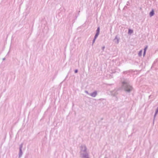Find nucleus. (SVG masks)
<instances>
[{
  "instance_id": "17",
  "label": "nucleus",
  "mask_w": 158,
  "mask_h": 158,
  "mask_svg": "<svg viewBox=\"0 0 158 158\" xmlns=\"http://www.w3.org/2000/svg\"><path fill=\"white\" fill-rule=\"evenodd\" d=\"M78 72V70L77 69H76L75 70H74V73H77Z\"/></svg>"
},
{
  "instance_id": "16",
  "label": "nucleus",
  "mask_w": 158,
  "mask_h": 158,
  "mask_svg": "<svg viewBox=\"0 0 158 158\" xmlns=\"http://www.w3.org/2000/svg\"><path fill=\"white\" fill-rule=\"evenodd\" d=\"M96 40V39H95L94 38V39L93 40V42H92V45H93V44L95 42V41Z\"/></svg>"
},
{
  "instance_id": "21",
  "label": "nucleus",
  "mask_w": 158,
  "mask_h": 158,
  "mask_svg": "<svg viewBox=\"0 0 158 158\" xmlns=\"http://www.w3.org/2000/svg\"><path fill=\"white\" fill-rule=\"evenodd\" d=\"M105 48V47L104 46H103L102 47V49L103 50H104Z\"/></svg>"
},
{
  "instance_id": "8",
  "label": "nucleus",
  "mask_w": 158,
  "mask_h": 158,
  "mask_svg": "<svg viewBox=\"0 0 158 158\" xmlns=\"http://www.w3.org/2000/svg\"><path fill=\"white\" fill-rule=\"evenodd\" d=\"M100 30V27H99L97 28V29L96 31V33L98 34H99Z\"/></svg>"
},
{
  "instance_id": "5",
  "label": "nucleus",
  "mask_w": 158,
  "mask_h": 158,
  "mask_svg": "<svg viewBox=\"0 0 158 158\" xmlns=\"http://www.w3.org/2000/svg\"><path fill=\"white\" fill-rule=\"evenodd\" d=\"M23 143H22L19 146V157H20L22 156L23 154V152L22 151V148L23 147Z\"/></svg>"
},
{
  "instance_id": "23",
  "label": "nucleus",
  "mask_w": 158,
  "mask_h": 158,
  "mask_svg": "<svg viewBox=\"0 0 158 158\" xmlns=\"http://www.w3.org/2000/svg\"><path fill=\"white\" fill-rule=\"evenodd\" d=\"M5 60V58H4L3 59V60Z\"/></svg>"
},
{
  "instance_id": "18",
  "label": "nucleus",
  "mask_w": 158,
  "mask_h": 158,
  "mask_svg": "<svg viewBox=\"0 0 158 158\" xmlns=\"http://www.w3.org/2000/svg\"><path fill=\"white\" fill-rule=\"evenodd\" d=\"M146 53V52L143 51V56H145V55Z\"/></svg>"
},
{
  "instance_id": "13",
  "label": "nucleus",
  "mask_w": 158,
  "mask_h": 158,
  "mask_svg": "<svg viewBox=\"0 0 158 158\" xmlns=\"http://www.w3.org/2000/svg\"><path fill=\"white\" fill-rule=\"evenodd\" d=\"M157 114H156V113H155V114H154V119H153V124L154 123V120H155V118L156 117V115Z\"/></svg>"
},
{
  "instance_id": "22",
  "label": "nucleus",
  "mask_w": 158,
  "mask_h": 158,
  "mask_svg": "<svg viewBox=\"0 0 158 158\" xmlns=\"http://www.w3.org/2000/svg\"><path fill=\"white\" fill-rule=\"evenodd\" d=\"M68 74H67V75L66 76V78H65V79L67 78V77H68Z\"/></svg>"
},
{
  "instance_id": "4",
  "label": "nucleus",
  "mask_w": 158,
  "mask_h": 158,
  "mask_svg": "<svg viewBox=\"0 0 158 158\" xmlns=\"http://www.w3.org/2000/svg\"><path fill=\"white\" fill-rule=\"evenodd\" d=\"M80 155L82 158H89V155L87 152L85 153H81Z\"/></svg>"
},
{
  "instance_id": "20",
  "label": "nucleus",
  "mask_w": 158,
  "mask_h": 158,
  "mask_svg": "<svg viewBox=\"0 0 158 158\" xmlns=\"http://www.w3.org/2000/svg\"><path fill=\"white\" fill-rule=\"evenodd\" d=\"M85 92L87 94H88L89 95V94H90V93H89L88 91H85Z\"/></svg>"
},
{
  "instance_id": "9",
  "label": "nucleus",
  "mask_w": 158,
  "mask_h": 158,
  "mask_svg": "<svg viewBox=\"0 0 158 158\" xmlns=\"http://www.w3.org/2000/svg\"><path fill=\"white\" fill-rule=\"evenodd\" d=\"M133 31L132 30L129 29L128 31V34H131L133 33Z\"/></svg>"
},
{
  "instance_id": "14",
  "label": "nucleus",
  "mask_w": 158,
  "mask_h": 158,
  "mask_svg": "<svg viewBox=\"0 0 158 158\" xmlns=\"http://www.w3.org/2000/svg\"><path fill=\"white\" fill-rule=\"evenodd\" d=\"M117 36H116L114 40H115L117 39V44H118V43L119 42V40L117 38Z\"/></svg>"
},
{
  "instance_id": "19",
  "label": "nucleus",
  "mask_w": 158,
  "mask_h": 158,
  "mask_svg": "<svg viewBox=\"0 0 158 158\" xmlns=\"http://www.w3.org/2000/svg\"><path fill=\"white\" fill-rule=\"evenodd\" d=\"M155 113L157 114L158 113V109H156Z\"/></svg>"
},
{
  "instance_id": "3",
  "label": "nucleus",
  "mask_w": 158,
  "mask_h": 158,
  "mask_svg": "<svg viewBox=\"0 0 158 158\" xmlns=\"http://www.w3.org/2000/svg\"><path fill=\"white\" fill-rule=\"evenodd\" d=\"M81 148V152L80 153H85L87 152L86 151L87 148L85 145H81L80 147Z\"/></svg>"
},
{
  "instance_id": "25",
  "label": "nucleus",
  "mask_w": 158,
  "mask_h": 158,
  "mask_svg": "<svg viewBox=\"0 0 158 158\" xmlns=\"http://www.w3.org/2000/svg\"><path fill=\"white\" fill-rule=\"evenodd\" d=\"M101 119H102H102H103V118H101Z\"/></svg>"
},
{
  "instance_id": "12",
  "label": "nucleus",
  "mask_w": 158,
  "mask_h": 158,
  "mask_svg": "<svg viewBox=\"0 0 158 158\" xmlns=\"http://www.w3.org/2000/svg\"><path fill=\"white\" fill-rule=\"evenodd\" d=\"M99 35V34L96 33L94 36V38L95 39H96Z\"/></svg>"
},
{
  "instance_id": "24",
  "label": "nucleus",
  "mask_w": 158,
  "mask_h": 158,
  "mask_svg": "<svg viewBox=\"0 0 158 158\" xmlns=\"http://www.w3.org/2000/svg\"><path fill=\"white\" fill-rule=\"evenodd\" d=\"M116 98H117V100H118V98L117 97H116Z\"/></svg>"
},
{
  "instance_id": "7",
  "label": "nucleus",
  "mask_w": 158,
  "mask_h": 158,
  "mask_svg": "<svg viewBox=\"0 0 158 158\" xmlns=\"http://www.w3.org/2000/svg\"><path fill=\"white\" fill-rule=\"evenodd\" d=\"M154 10L153 9H152L149 13V15L150 17H152L154 15Z\"/></svg>"
},
{
  "instance_id": "2",
  "label": "nucleus",
  "mask_w": 158,
  "mask_h": 158,
  "mask_svg": "<svg viewBox=\"0 0 158 158\" xmlns=\"http://www.w3.org/2000/svg\"><path fill=\"white\" fill-rule=\"evenodd\" d=\"M119 90V89H115L113 90L110 91V94L111 96L113 97H116L117 95L118 94V91Z\"/></svg>"
},
{
  "instance_id": "26",
  "label": "nucleus",
  "mask_w": 158,
  "mask_h": 158,
  "mask_svg": "<svg viewBox=\"0 0 158 158\" xmlns=\"http://www.w3.org/2000/svg\"><path fill=\"white\" fill-rule=\"evenodd\" d=\"M127 3H129V2H127Z\"/></svg>"
},
{
  "instance_id": "15",
  "label": "nucleus",
  "mask_w": 158,
  "mask_h": 158,
  "mask_svg": "<svg viewBox=\"0 0 158 158\" xmlns=\"http://www.w3.org/2000/svg\"><path fill=\"white\" fill-rule=\"evenodd\" d=\"M148 48V46H146L143 49V51L146 52L147 49Z\"/></svg>"
},
{
  "instance_id": "10",
  "label": "nucleus",
  "mask_w": 158,
  "mask_h": 158,
  "mask_svg": "<svg viewBox=\"0 0 158 158\" xmlns=\"http://www.w3.org/2000/svg\"><path fill=\"white\" fill-rule=\"evenodd\" d=\"M142 50H140L139 52L138 55L139 56H141L142 55Z\"/></svg>"
},
{
  "instance_id": "6",
  "label": "nucleus",
  "mask_w": 158,
  "mask_h": 158,
  "mask_svg": "<svg viewBox=\"0 0 158 158\" xmlns=\"http://www.w3.org/2000/svg\"><path fill=\"white\" fill-rule=\"evenodd\" d=\"M97 95V92L96 91H95L93 92L90 93L89 95L93 97H95Z\"/></svg>"
},
{
  "instance_id": "1",
  "label": "nucleus",
  "mask_w": 158,
  "mask_h": 158,
  "mask_svg": "<svg viewBox=\"0 0 158 158\" xmlns=\"http://www.w3.org/2000/svg\"><path fill=\"white\" fill-rule=\"evenodd\" d=\"M130 81L127 79H125L122 82V88L124 91L127 93L130 92L133 89L132 86L130 85Z\"/></svg>"
},
{
  "instance_id": "11",
  "label": "nucleus",
  "mask_w": 158,
  "mask_h": 158,
  "mask_svg": "<svg viewBox=\"0 0 158 158\" xmlns=\"http://www.w3.org/2000/svg\"><path fill=\"white\" fill-rule=\"evenodd\" d=\"M130 72V70L126 71H124L123 72V73L124 74H127V73H129Z\"/></svg>"
}]
</instances>
